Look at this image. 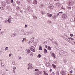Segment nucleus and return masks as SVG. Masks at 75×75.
Masks as SVG:
<instances>
[{"instance_id": "obj_1", "label": "nucleus", "mask_w": 75, "mask_h": 75, "mask_svg": "<svg viewBox=\"0 0 75 75\" xmlns=\"http://www.w3.org/2000/svg\"><path fill=\"white\" fill-rule=\"evenodd\" d=\"M62 17L64 20H66L67 19L68 16L65 13H63L62 15Z\"/></svg>"}, {"instance_id": "obj_2", "label": "nucleus", "mask_w": 75, "mask_h": 75, "mask_svg": "<svg viewBox=\"0 0 75 75\" xmlns=\"http://www.w3.org/2000/svg\"><path fill=\"white\" fill-rule=\"evenodd\" d=\"M69 6H70V7L74 5V2L72 1H70L69 2Z\"/></svg>"}, {"instance_id": "obj_3", "label": "nucleus", "mask_w": 75, "mask_h": 75, "mask_svg": "<svg viewBox=\"0 0 75 75\" xmlns=\"http://www.w3.org/2000/svg\"><path fill=\"white\" fill-rule=\"evenodd\" d=\"M56 5L57 6H58L59 7H61V3H57L56 4Z\"/></svg>"}, {"instance_id": "obj_4", "label": "nucleus", "mask_w": 75, "mask_h": 75, "mask_svg": "<svg viewBox=\"0 0 75 75\" xmlns=\"http://www.w3.org/2000/svg\"><path fill=\"white\" fill-rule=\"evenodd\" d=\"M49 8L50 10H52L54 8V6L53 5L50 4L49 6Z\"/></svg>"}, {"instance_id": "obj_5", "label": "nucleus", "mask_w": 75, "mask_h": 75, "mask_svg": "<svg viewBox=\"0 0 75 75\" xmlns=\"http://www.w3.org/2000/svg\"><path fill=\"white\" fill-rule=\"evenodd\" d=\"M61 74L62 75H65V72L64 71H62L61 72Z\"/></svg>"}, {"instance_id": "obj_6", "label": "nucleus", "mask_w": 75, "mask_h": 75, "mask_svg": "<svg viewBox=\"0 0 75 75\" xmlns=\"http://www.w3.org/2000/svg\"><path fill=\"white\" fill-rule=\"evenodd\" d=\"M46 65L48 67H50V63L49 62H47L46 63Z\"/></svg>"}, {"instance_id": "obj_7", "label": "nucleus", "mask_w": 75, "mask_h": 75, "mask_svg": "<svg viewBox=\"0 0 75 75\" xmlns=\"http://www.w3.org/2000/svg\"><path fill=\"white\" fill-rule=\"evenodd\" d=\"M16 3L17 4H18V5H20L21 4V2L20 1H16Z\"/></svg>"}, {"instance_id": "obj_8", "label": "nucleus", "mask_w": 75, "mask_h": 75, "mask_svg": "<svg viewBox=\"0 0 75 75\" xmlns=\"http://www.w3.org/2000/svg\"><path fill=\"white\" fill-rule=\"evenodd\" d=\"M33 3L34 4H37V1L36 0H35L33 1Z\"/></svg>"}, {"instance_id": "obj_9", "label": "nucleus", "mask_w": 75, "mask_h": 75, "mask_svg": "<svg viewBox=\"0 0 75 75\" xmlns=\"http://www.w3.org/2000/svg\"><path fill=\"white\" fill-rule=\"evenodd\" d=\"M16 69V67H13V72L14 73H15V70Z\"/></svg>"}, {"instance_id": "obj_10", "label": "nucleus", "mask_w": 75, "mask_h": 75, "mask_svg": "<svg viewBox=\"0 0 75 75\" xmlns=\"http://www.w3.org/2000/svg\"><path fill=\"white\" fill-rule=\"evenodd\" d=\"M47 15L49 17H52V14H50V13H47Z\"/></svg>"}, {"instance_id": "obj_11", "label": "nucleus", "mask_w": 75, "mask_h": 75, "mask_svg": "<svg viewBox=\"0 0 75 75\" xmlns=\"http://www.w3.org/2000/svg\"><path fill=\"white\" fill-rule=\"evenodd\" d=\"M57 17V16L56 15H54V16H53V18L54 20H55L56 18Z\"/></svg>"}, {"instance_id": "obj_12", "label": "nucleus", "mask_w": 75, "mask_h": 75, "mask_svg": "<svg viewBox=\"0 0 75 75\" xmlns=\"http://www.w3.org/2000/svg\"><path fill=\"white\" fill-rule=\"evenodd\" d=\"M30 50L32 51H33V52H35V50L33 48H31Z\"/></svg>"}, {"instance_id": "obj_13", "label": "nucleus", "mask_w": 75, "mask_h": 75, "mask_svg": "<svg viewBox=\"0 0 75 75\" xmlns=\"http://www.w3.org/2000/svg\"><path fill=\"white\" fill-rule=\"evenodd\" d=\"M39 50L40 51H41V50H42V47H41V46H39Z\"/></svg>"}, {"instance_id": "obj_14", "label": "nucleus", "mask_w": 75, "mask_h": 75, "mask_svg": "<svg viewBox=\"0 0 75 75\" xmlns=\"http://www.w3.org/2000/svg\"><path fill=\"white\" fill-rule=\"evenodd\" d=\"M46 53H47V50L46 49H44V53L46 54Z\"/></svg>"}, {"instance_id": "obj_15", "label": "nucleus", "mask_w": 75, "mask_h": 75, "mask_svg": "<svg viewBox=\"0 0 75 75\" xmlns=\"http://www.w3.org/2000/svg\"><path fill=\"white\" fill-rule=\"evenodd\" d=\"M34 38H32L31 39V42H34Z\"/></svg>"}, {"instance_id": "obj_16", "label": "nucleus", "mask_w": 75, "mask_h": 75, "mask_svg": "<svg viewBox=\"0 0 75 75\" xmlns=\"http://www.w3.org/2000/svg\"><path fill=\"white\" fill-rule=\"evenodd\" d=\"M0 8L1 10H4V8L3 7V6H0Z\"/></svg>"}, {"instance_id": "obj_17", "label": "nucleus", "mask_w": 75, "mask_h": 75, "mask_svg": "<svg viewBox=\"0 0 75 75\" xmlns=\"http://www.w3.org/2000/svg\"><path fill=\"white\" fill-rule=\"evenodd\" d=\"M52 55L53 56V57L54 58H56V57L55 56V54H54V53H52Z\"/></svg>"}, {"instance_id": "obj_18", "label": "nucleus", "mask_w": 75, "mask_h": 75, "mask_svg": "<svg viewBox=\"0 0 75 75\" xmlns=\"http://www.w3.org/2000/svg\"><path fill=\"white\" fill-rule=\"evenodd\" d=\"M56 74L57 75H59V72L58 71L56 73Z\"/></svg>"}, {"instance_id": "obj_19", "label": "nucleus", "mask_w": 75, "mask_h": 75, "mask_svg": "<svg viewBox=\"0 0 75 75\" xmlns=\"http://www.w3.org/2000/svg\"><path fill=\"white\" fill-rule=\"evenodd\" d=\"M44 73L45 75H48L47 73H46V71H44Z\"/></svg>"}, {"instance_id": "obj_20", "label": "nucleus", "mask_w": 75, "mask_h": 75, "mask_svg": "<svg viewBox=\"0 0 75 75\" xmlns=\"http://www.w3.org/2000/svg\"><path fill=\"white\" fill-rule=\"evenodd\" d=\"M52 65L54 68H56V66L54 65L53 64H52Z\"/></svg>"}, {"instance_id": "obj_21", "label": "nucleus", "mask_w": 75, "mask_h": 75, "mask_svg": "<svg viewBox=\"0 0 75 75\" xmlns=\"http://www.w3.org/2000/svg\"><path fill=\"white\" fill-rule=\"evenodd\" d=\"M28 3H30L31 2V0H27Z\"/></svg>"}, {"instance_id": "obj_22", "label": "nucleus", "mask_w": 75, "mask_h": 75, "mask_svg": "<svg viewBox=\"0 0 75 75\" xmlns=\"http://www.w3.org/2000/svg\"><path fill=\"white\" fill-rule=\"evenodd\" d=\"M16 10H19V9H20V8H19V7L17 6L16 8Z\"/></svg>"}, {"instance_id": "obj_23", "label": "nucleus", "mask_w": 75, "mask_h": 75, "mask_svg": "<svg viewBox=\"0 0 75 75\" xmlns=\"http://www.w3.org/2000/svg\"><path fill=\"white\" fill-rule=\"evenodd\" d=\"M48 50H51V47H50V46H48Z\"/></svg>"}, {"instance_id": "obj_24", "label": "nucleus", "mask_w": 75, "mask_h": 75, "mask_svg": "<svg viewBox=\"0 0 75 75\" xmlns=\"http://www.w3.org/2000/svg\"><path fill=\"white\" fill-rule=\"evenodd\" d=\"M27 51L28 52H30V51L29 49H27Z\"/></svg>"}, {"instance_id": "obj_25", "label": "nucleus", "mask_w": 75, "mask_h": 75, "mask_svg": "<svg viewBox=\"0 0 75 75\" xmlns=\"http://www.w3.org/2000/svg\"><path fill=\"white\" fill-rule=\"evenodd\" d=\"M41 12L42 14H43V15L44 14V12H43V11H41Z\"/></svg>"}, {"instance_id": "obj_26", "label": "nucleus", "mask_w": 75, "mask_h": 75, "mask_svg": "<svg viewBox=\"0 0 75 75\" xmlns=\"http://www.w3.org/2000/svg\"><path fill=\"white\" fill-rule=\"evenodd\" d=\"M70 35L71 36V37H73L74 36V35L72 34H70Z\"/></svg>"}, {"instance_id": "obj_27", "label": "nucleus", "mask_w": 75, "mask_h": 75, "mask_svg": "<svg viewBox=\"0 0 75 75\" xmlns=\"http://www.w3.org/2000/svg\"><path fill=\"white\" fill-rule=\"evenodd\" d=\"M67 8L69 10H70L71 9V7H67Z\"/></svg>"}, {"instance_id": "obj_28", "label": "nucleus", "mask_w": 75, "mask_h": 75, "mask_svg": "<svg viewBox=\"0 0 75 75\" xmlns=\"http://www.w3.org/2000/svg\"><path fill=\"white\" fill-rule=\"evenodd\" d=\"M8 21L9 23H10V19H8Z\"/></svg>"}, {"instance_id": "obj_29", "label": "nucleus", "mask_w": 75, "mask_h": 75, "mask_svg": "<svg viewBox=\"0 0 75 75\" xmlns=\"http://www.w3.org/2000/svg\"><path fill=\"white\" fill-rule=\"evenodd\" d=\"M28 65H29V66H31V65H32V64L30 63L28 64Z\"/></svg>"}, {"instance_id": "obj_30", "label": "nucleus", "mask_w": 75, "mask_h": 75, "mask_svg": "<svg viewBox=\"0 0 75 75\" xmlns=\"http://www.w3.org/2000/svg\"><path fill=\"white\" fill-rule=\"evenodd\" d=\"M38 57H39V58H40V57H41V55L40 54H39L38 55Z\"/></svg>"}, {"instance_id": "obj_31", "label": "nucleus", "mask_w": 75, "mask_h": 75, "mask_svg": "<svg viewBox=\"0 0 75 75\" xmlns=\"http://www.w3.org/2000/svg\"><path fill=\"white\" fill-rule=\"evenodd\" d=\"M8 49V47H6L5 48V50H7Z\"/></svg>"}, {"instance_id": "obj_32", "label": "nucleus", "mask_w": 75, "mask_h": 75, "mask_svg": "<svg viewBox=\"0 0 75 75\" xmlns=\"http://www.w3.org/2000/svg\"><path fill=\"white\" fill-rule=\"evenodd\" d=\"M39 71V70H38V69H35V71Z\"/></svg>"}, {"instance_id": "obj_33", "label": "nucleus", "mask_w": 75, "mask_h": 75, "mask_svg": "<svg viewBox=\"0 0 75 75\" xmlns=\"http://www.w3.org/2000/svg\"><path fill=\"white\" fill-rule=\"evenodd\" d=\"M70 74H72V71L71 70L70 71Z\"/></svg>"}, {"instance_id": "obj_34", "label": "nucleus", "mask_w": 75, "mask_h": 75, "mask_svg": "<svg viewBox=\"0 0 75 75\" xmlns=\"http://www.w3.org/2000/svg\"><path fill=\"white\" fill-rule=\"evenodd\" d=\"M11 1L12 3H14V1H13V0H11Z\"/></svg>"}, {"instance_id": "obj_35", "label": "nucleus", "mask_w": 75, "mask_h": 75, "mask_svg": "<svg viewBox=\"0 0 75 75\" xmlns=\"http://www.w3.org/2000/svg\"><path fill=\"white\" fill-rule=\"evenodd\" d=\"M59 14H62V13H63V12H59Z\"/></svg>"}, {"instance_id": "obj_36", "label": "nucleus", "mask_w": 75, "mask_h": 75, "mask_svg": "<svg viewBox=\"0 0 75 75\" xmlns=\"http://www.w3.org/2000/svg\"><path fill=\"white\" fill-rule=\"evenodd\" d=\"M34 47L33 46H31L30 48V49H31V48H33Z\"/></svg>"}, {"instance_id": "obj_37", "label": "nucleus", "mask_w": 75, "mask_h": 75, "mask_svg": "<svg viewBox=\"0 0 75 75\" xmlns=\"http://www.w3.org/2000/svg\"><path fill=\"white\" fill-rule=\"evenodd\" d=\"M48 23H51V21H48Z\"/></svg>"}, {"instance_id": "obj_38", "label": "nucleus", "mask_w": 75, "mask_h": 75, "mask_svg": "<svg viewBox=\"0 0 75 75\" xmlns=\"http://www.w3.org/2000/svg\"><path fill=\"white\" fill-rule=\"evenodd\" d=\"M34 18L35 19H37V17H36V16H34Z\"/></svg>"}, {"instance_id": "obj_39", "label": "nucleus", "mask_w": 75, "mask_h": 75, "mask_svg": "<svg viewBox=\"0 0 75 75\" xmlns=\"http://www.w3.org/2000/svg\"><path fill=\"white\" fill-rule=\"evenodd\" d=\"M14 35L13 34L12 35H11V36L12 37H14Z\"/></svg>"}, {"instance_id": "obj_40", "label": "nucleus", "mask_w": 75, "mask_h": 75, "mask_svg": "<svg viewBox=\"0 0 75 75\" xmlns=\"http://www.w3.org/2000/svg\"><path fill=\"white\" fill-rule=\"evenodd\" d=\"M71 38H68V39H69V40H71Z\"/></svg>"}, {"instance_id": "obj_41", "label": "nucleus", "mask_w": 75, "mask_h": 75, "mask_svg": "<svg viewBox=\"0 0 75 75\" xmlns=\"http://www.w3.org/2000/svg\"><path fill=\"white\" fill-rule=\"evenodd\" d=\"M11 53L9 54V57H10L11 56Z\"/></svg>"}, {"instance_id": "obj_42", "label": "nucleus", "mask_w": 75, "mask_h": 75, "mask_svg": "<svg viewBox=\"0 0 75 75\" xmlns=\"http://www.w3.org/2000/svg\"><path fill=\"white\" fill-rule=\"evenodd\" d=\"M50 72H52V69H50Z\"/></svg>"}, {"instance_id": "obj_43", "label": "nucleus", "mask_w": 75, "mask_h": 75, "mask_svg": "<svg viewBox=\"0 0 75 75\" xmlns=\"http://www.w3.org/2000/svg\"><path fill=\"white\" fill-rule=\"evenodd\" d=\"M54 0L56 1H59V0Z\"/></svg>"}, {"instance_id": "obj_44", "label": "nucleus", "mask_w": 75, "mask_h": 75, "mask_svg": "<svg viewBox=\"0 0 75 75\" xmlns=\"http://www.w3.org/2000/svg\"><path fill=\"white\" fill-rule=\"evenodd\" d=\"M25 28H27V25H25Z\"/></svg>"}, {"instance_id": "obj_45", "label": "nucleus", "mask_w": 75, "mask_h": 75, "mask_svg": "<svg viewBox=\"0 0 75 75\" xmlns=\"http://www.w3.org/2000/svg\"><path fill=\"white\" fill-rule=\"evenodd\" d=\"M52 75H54V74H55V73H54V72H52Z\"/></svg>"}, {"instance_id": "obj_46", "label": "nucleus", "mask_w": 75, "mask_h": 75, "mask_svg": "<svg viewBox=\"0 0 75 75\" xmlns=\"http://www.w3.org/2000/svg\"><path fill=\"white\" fill-rule=\"evenodd\" d=\"M26 40V39H25V38H24L23 39V40Z\"/></svg>"}, {"instance_id": "obj_47", "label": "nucleus", "mask_w": 75, "mask_h": 75, "mask_svg": "<svg viewBox=\"0 0 75 75\" xmlns=\"http://www.w3.org/2000/svg\"><path fill=\"white\" fill-rule=\"evenodd\" d=\"M30 68H33V67L32 66H31V67H30Z\"/></svg>"}, {"instance_id": "obj_48", "label": "nucleus", "mask_w": 75, "mask_h": 75, "mask_svg": "<svg viewBox=\"0 0 75 75\" xmlns=\"http://www.w3.org/2000/svg\"><path fill=\"white\" fill-rule=\"evenodd\" d=\"M71 40H74V39L73 38H71Z\"/></svg>"}, {"instance_id": "obj_49", "label": "nucleus", "mask_w": 75, "mask_h": 75, "mask_svg": "<svg viewBox=\"0 0 75 75\" xmlns=\"http://www.w3.org/2000/svg\"><path fill=\"white\" fill-rule=\"evenodd\" d=\"M48 47V46H45V48H47Z\"/></svg>"}, {"instance_id": "obj_50", "label": "nucleus", "mask_w": 75, "mask_h": 75, "mask_svg": "<svg viewBox=\"0 0 75 75\" xmlns=\"http://www.w3.org/2000/svg\"><path fill=\"white\" fill-rule=\"evenodd\" d=\"M22 42H24V40H23L22 41Z\"/></svg>"}, {"instance_id": "obj_51", "label": "nucleus", "mask_w": 75, "mask_h": 75, "mask_svg": "<svg viewBox=\"0 0 75 75\" xmlns=\"http://www.w3.org/2000/svg\"><path fill=\"white\" fill-rule=\"evenodd\" d=\"M19 59H21V57H20L19 58Z\"/></svg>"}, {"instance_id": "obj_52", "label": "nucleus", "mask_w": 75, "mask_h": 75, "mask_svg": "<svg viewBox=\"0 0 75 75\" xmlns=\"http://www.w3.org/2000/svg\"><path fill=\"white\" fill-rule=\"evenodd\" d=\"M59 13H58L57 14V16H59Z\"/></svg>"}, {"instance_id": "obj_53", "label": "nucleus", "mask_w": 75, "mask_h": 75, "mask_svg": "<svg viewBox=\"0 0 75 75\" xmlns=\"http://www.w3.org/2000/svg\"><path fill=\"white\" fill-rule=\"evenodd\" d=\"M35 75H38V74H35Z\"/></svg>"}, {"instance_id": "obj_54", "label": "nucleus", "mask_w": 75, "mask_h": 75, "mask_svg": "<svg viewBox=\"0 0 75 75\" xmlns=\"http://www.w3.org/2000/svg\"><path fill=\"white\" fill-rule=\"evenodd\" d=\"M30 69V68H28V70H29Z\"/></svg>"}, {"instance_id": "obj_55", "label": "nucleus", "mask_w": 75, "mask_h": 75, "mask_svg": "<svg viewBox=\"0 0 75 75\" xmlns=\"http://www.w3.org/2000/svg\"><path fill=\"white\" fill-rule=\"evenodd\" d=\"M0 31H1V29H0Z\"/></svg>"}, {"instance_id": "obj_56", "label": "nucleus", "mask_w": 75, "mask_h": 75, "mask_svg": "<svg viewBox=\"0 0 75 75\" xmlns=\"http://www.w3.org/2000/svg\"><path fill=\"white\" fill-rule=\"evenodd\" d=\"M74 44H75V42H74Z\"/></svg>"}, {"instance_id": "obj_57", "label": "nucleus", "mask_w": 75, "mask_h": 75, "mask_svg": "<svg viewBox=\"0 0 75 75\" xmlns=\"http://www.w3.org/2000/svg\"><path fill=\"white\" fill-rule=\"evenodd\" d=\"M22 1H23V0H21Z\"/></svg>"}, {"instance_id": "obj_58", "label": "nucleus", "mask_w": 75, "mask_h": 75, "mask_svg": "<svg viewBox=\"0 0 75 75\" xmlns=\"http://www.w3.org/2000/svg\"><path fill=\"white\" fill-rule=\"evenodd\" d=\"M51 1H52V0H50Z\"/></svg>"}]
</instances>
